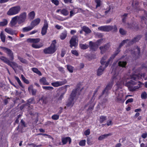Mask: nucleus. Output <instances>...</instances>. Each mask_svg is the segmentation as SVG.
Wrapping results in <instances>:
<instances>
[{
    "label": "nucleus",
    "instance_id": "obj_61",
    "mask_svg": "<svg viewBox=\"0 0 147 147\" xmlns=\"http://www.w3.org/2000/svg\"><path fill=\"white\" fill-rule=\"evenodd\" d=\"M110 26L112 27V29L111 30V31L113 30V32H117V28L116 25H114V26Z\"/></svg>",
    "mask_w": 147,
    "mask_h": 147
},
{
    "label": "nucleus",
    "instance_id": "obj_59",
    "mask_svg": "<svg viewBox=\"0 0 147 147\" xmlns=\"http://www.w3.org/2000/svg\"><path fill=\"white\" fill-rule=\"evenodd\" d=\"M29 105L28 103H26L25 104H22L20 107V109L21 110H22V109H24L26 106H27L28 107Z\"/></svg>",
    "mask_w": 147,
    "mask_h": 147
},
{
    "label": "nucleus",
    "instance_id": "obj_28",
    "mask_svg": "<svg viewBox=\"0 0 147 147\" xmlns=\"http://www.w3.org/2000/svg\"><path fill=\"white\" fill-rule=\"evenodd\" d=\"M112 135V134L111 133H109L107 134H104L103 135H102L98 138V140H101L107 137L108 136Z\"/></svg>",
    "mask_w": 147,
    "mask_h": 147
},
{
    "label": "nucleus",
    "instance_id": "obj_53",
    "mask_svg": "<svg viewBox=\"0 0 147 147\" xmlns=\"http://www.w3.org/2000/svg\"><path fill=\"white\" fill-rule=\"evenodd\" d=\"M15 78L16 80L18 82V84H19V86H20L21 87H23V85L22 84V83L21 81L20 80L19 78L18 77L16 76H15Z\"/></svg>",
    "mask_w": 147,
    "mask_h": 147
},
{
    "label": "nucleus",
    "instance_id": "obj_19",
    "mask_svg": "<svg viewBox=\"0 0 147 147\" xmlns=\"http://www.w3.org/2000/svg\"><path fill=\"white\" fill-rule=\"evenodd\" d=\"M81 84L80 83L78 84L76 86L77 88L74 89L72 92L74 91V94L76 95L78 94V95H80V92L82 91V89H80Z\"/></svg>",
    "mask_w": 147,
    "mask_h": 147
},
{
    "label": "nucleus",
    "instance_id": "obj_13",
    "mask_svg": "<svg viewBox=\"0 0 147 147\" xmlns=\"http://www.w3.org/2000/svg\"><path fill=\"white\" fill-rule=\"evenodd\" d=\"M98 29L100 31L108 32L111 31L112 29V27L110 25L101 26L99 27Z\"/></svg>",
    "mask_w": 147,
    "mask_h": 147
},
{
    "label": "nucleus",
    "instance_id": "obj_26",
    "mask_svg": "<svg viewBox=\"0 0 147 147\" xmlns=\"http://www.w3.org/2000/svg\"><path fill=\"white\" fill-rule=\"evenodd\" d=\"M48 98L47 96H42L40 99V100L41 101L43 104H46L48 102Z\"/></svg>",
    "mask_w": 147,
    "mask_h": 147
},
{
    "label": "nucleus",
    "instance_id": "obj_56",
    "mask_svg": "<svg viewBox=\"0 0 147 147\" xmlns=\"http://www.w3.org/2000/svg\"><path fill=\"white\" fill-rule=\"evenodd\" d=\"M18 59L22 63L26 64L27 63V61L26 59H24L23 58L19 57H18Z\"/></svg>",
    "mask_w": 147,
    "mask_h": 147
},
{
    "label": "nucleus",
    "instance_id": "obj_20",
    "mask_svg": "<svg viewBox=\"0 0 147 147\" xmlns=\"http://www.w3.org/2000/svg\"><path fill=\"white\" fill-rule=\"evenodd\" d=\"M40 84L43 85H48L49 83L47 81L46 78L45 77H43L39 80Z\"/></svg>",
    "mask_w": 147,
    "mask_h": 147
},
{
    "label": "nucleus",
    "instance_id": "obj_45",
    "mask_svg": "<svg viewBox=\"0 0 147 147\" xmlns=\"http://www.w3.org/2000/svg\"><path fill=\"white\" fill-rule=\"evenodd\" d=\"M21 77L22 80L24 81V82L25 83L27 84H29L30 82L28 80L26 79L24 77L23 75H22L21 76Z\"/></svg>",
    "mask_w": 147,
    "mask_h": 147
},
{
    "label": "nucleus",
    "instance_id": "obj_10",
    "mask_svg": "<svg viewBox=\"0 0 147 147\" xmlns=\"http://www.w3.org/2000/svg\"><path fill=\"white\" fill-rule=\"evenodd\" d=\"M48 26V24L47 21L46 20H44V24L42 28L41 32L42 35H44L46 34Z\"/></svg>",
    "mask_w": 147,
    "mask_h": 147
},
{
    "label": "nucleus",
    "instance_id": "obj_7",
    "mask_svg": "<svg viewBox=\"0 0 147 147\" xmlns=\"http://www.w3.org/2000/svg\"><path fill=\"white\" fill-rule=\"evenodd\" d=\"M18 18V22L19 24L25 22L26 18L27 13L26 12L21 13L19 16H17Z\"/></svg>",
    "mask_w": 147,
    "mask_h": 147
},
{
    "label": "nucleus",
    "instance_id": "obj_24",
    "mask_svg": "<svg viewBox=\"0 0 147 147\" xmlns=\"http://www.w3.org/2000/svg\"><path fill=\"white\" fill-rule=\"evenodd\" d=\"M142 75L140 74H133L131 76V79H133L134 80H137L141 78L142 77Z\"/></svg>",
    "mask_w": 147,
    "mask_h": 147
},
{
    "label": "nucleus",
    "instance_id": "obj_17",
    "mask_svg": "<svg viewBox=\"0 0 147 147\" xmlns=\"http://www.w3.org/2000/svg\"><path fill=\"white\" fill-rule=\"evenodd\" d=\"M69 87V85H66L63 86H62L60 88L62 90H64L63 92L60 95L58 98V100H61L63 98V96L65 94V93L66 92L67 90V86Z\"/></svg>",
    "mask_w": 147,
    "mask_h": 147
},
{
    "label": "nucleus",
    "instance_id": "obj_58",
    "mask_svg": "<svg viewBox=\"0 0 147 147\" xmlns=\"http://www.w3.org/2000/svg\"><path fill=\"white\" fill-rule=\"evenodd\" d=\"M95 2L96 3V8L99 7L101 5V1L100 0H96Z\"/></svg>",
    "mask_w": 147,
    "mask_h": 147
},
{
    "label": "nucleus",
    "instance_id": "obj_18",
    "mask_svg": "<svg viewBox=\"0 0 147 147\" xmlns=\"http://www.w3.org/2000/svg\"><path fill=\"white\" fill-rule=\"evenodd\" d=\"M68 142L69 144H70L71 142V140L69 137H63L61 138V142L62 144L64 145L66 144Z\"/></svg>",
    "mask_w": 147,
    "mask_h": 147
},
{
    "label": "nucleus",
    "instance_id": "obj_54",
    "mask_svg": "<svg viewBox=\"0 0 147 147\" xmlns=\"http://www.w3.org/2000/svg\"><path fill=\"white\" fill-rule=\"evenodd\" d=\"M28 145L30 146V147H40L42 146V145L41 144H39L37 145L33 143L28 144Z\"/></svg>",
    "mask_w": 147,
    "mask_h": 147
},
{
    "label": "nucleus",
    "instance_id": "obj_23",
    "mask_svg": "<svg viewBox=\"0 0 147 147\" xmlns=\"http://www.w3.org/2000/svg\"><path fill=\"white\" fill-rule=\"evenodd\" d=\"M28 90L29 92L31 93L32 95L35 96L36 95L37 90L33 89L32 85H31L28 87Z\"/></svg>",
    "mask_w": 147,
    "mask_h": 147
},
{
    "label": "nucleus",
    "instance_id": "obj_12",
    "mask_svg": "<svg viewBox=\"0 0 147 147\" xmlns=\"http://www.w3.org/2000/svg\"><path fill=\"white\" fill-rule=\"evenodd\" d=\"M67 82V81L65 79L63 81H57L52 82L51 83V85L54 87H57L65 84Z\"/></svg>",
    "mask_w": 147,
    "mask_h": 147
},
{
    "label": "nucleus",
    "instance_id": "obj_5",
    "mask_svg": "<svg viewBox=\"0 0 147 147\" xmlns=\"http://www.w3.org/2000/svg\"><path fill=\"white\" fill-rule=\"evenodd\" d=\"M21 10L19 6H17L11 8L7 11V14L9 16H12L18 13Z\"/></svg>",
    "mask_w": 147,
    "mask_h": 147
},
{
    "label": "nucleus",
    "instance_id": "obj_34",
    "mask_svg": "<svg viewBox=\"0 0 147 147\" xmlns=\"http://www.w3.org/2000/svg\"><path fill=\"white\" fill-rule=\"evenodd\" d=\"M35 13L34 11H32L28 14V18L30 20H33L35 17Z\"/></svg>",
    "mask_w": 147,
    "mask_h": 147
},
{
    "label": "nucleus",
    "instance_id": "obj_1",
    "mask_svg": "<svg viewBox=\"0 0 147 147\" xmlns=\"http://www.w3.org/2000/svg\"><path fill=\"white\" fill-rule=\"evenodd\" d=\"M1 48L9 57V59L4 56H1L0 57V60L11 67L14 70V69L17 67L18 66V64L15 62L10 61H13L14 59L13 52L10 49L6 47H2Z\"/></svg>",
    "mask_w": 147,
    "mask_h": 147
},
{
    "label": "nucleus",
    "instance_id": "obj_40",
    "mask_svg": "<svg viewBox=\"0 0 147 147\" xmlns=\"http://www.w3.org/2000/svg\"><path fill=\"white\" fill-rule=\"evenodd\" d=\"M107 58V56L105 55L103 57L100 61V63L102 65H104L105 62V61Z\"/></svg>",
    "mask_w": 147,
    "mask_h": 147
},
{
    "label": "nucleus",
    "instance_id": "obj_51",
    "mask_svg": "<svg viewBox=\"0 0 147 147\" xmlns=\"http://www.w3.org/2000/svg\"><path fill=\"white\" fill-rule=\"evenodd\" d=\"M120 33L123 35H125L127 33V32L121 28H120L119 30Z\"/></svg>",
    "mask_w": 147,
    "mask_h": 147
},
{
    "label": "nucleus",
    "instance_id": "obj_21",
    "mask_svg": "<svg viewBox=\"0 0 147 147\" xmlns=\"http://www.w3.org/2000/svg\"><path fill=\"white\" fill-rule=\"evenodd\" d=\"M90 49L93 51H95L96 50L98 47L96 46L94 42L90 41L89 43Z\"/></svg>",
    "mask_w": 147,
    "mask_h": 147
},
{
    "label": "nucleus",
    "instance_id": "obj_36",
    "mask_svg": "<svg viewBox=\"0 0 147 147\" xmlns=\"http://www.w3.org/2000/svg\"><path fill=\"white\" fill-rule=\"evenodd\" d=\"M0 38L3 42H5V36L3 32L1 31L0 35Z\"/></svg>",
    "mask_w": 147,
    "mask_h": 147
},
{
    "label": "nucleus",
    "instance_id": "obj_62",
    "mask_svg": "<svg viewBox=\"0 0 147 147\" xmlns=\"http://www.w3.org/2000/svg\"><path fill=\"white\" fill-rule=\"evenodd\" d=\"M122 99V95H119L116 97V100L117 101H121Z\"/></svg>",
    "mask_w": 147,
    "mask_h": 147
},
{
    "label": "nucleus",
    "instance_id": "obj_52",
    "mask_svg": "<svg viewBox=\"0 0 147 147\" xmlns=\"http://www.w3.org/2000/svg\"><path fill=\"white\" fill-rule=\"evenodd\" d=\"M59 117V115L57 114H54L51 116V118L54 120H58Z\"/></svg>",
    "mask_w": 147,
    "mask_h": 147
},
{
    "label": "nucleus",
    "instance_id": "obj_3",
    "mask_svg": "<svg viewBox=\"0 0 147 147\" xmlns=\"http://www.w3.org/2000/svg\"><path fill=\"white\" fill-rule=\"evenodd\" d=\"M119 77L117 75L116 76H113L112 78V81L111 82L109 83L104 90L102 91L101 94V96H103L104 94H106V96H108L109 94V91L110 90L112 87L113 82L115 81L117 82L116 84L117 85H119L120 84H119L117 80V79Z\"/></svg>",
    "mask_w": 147,
    "mask_h": 147
},
{
    "label": "nucleus",
    "instance_id": "obj_60",
    "mask_svg": "<svg viewBox=\"0 0 147 147\" xmlns=\"http://www.w3.org/2000/svg\"><path fill=\"white\" fill-rule=\"evenodd\" d=\"M71 53L76 56H78L79 55V53L76 50H71Z\"/></svg>",
    "mask_w": 147,
    "mask_h": 147
},
{
    "label": "nucleus",
    "instance_id": "obj_8",
    "mask_svg": "<svg viewBox=\"0 0 147 147\" xmlns=\"http://www.w3.org/2000/svg\"><path fill=\"white\" fill-rule=\"evenodd\" d=\"M120 49H119V48H117L116 50L115 51L114 54L111 55L105 63V67H107L108 66L110 62L111 61H112L119 53L120 52Z\"/></svg>",
    "mask_w": 147,
    "mask_h": 147
},
{
    "label": "nucleus",
    "instance_id": "obj_35",
    "mask_svg": "<svg viewBox=\"0 0 147 147\" xmlns=\"http://www.w3.org/2000/svg\"><path fill=\"white\" fill-rule=\"evenodd\" d=\"M67 32L66 31H64L60 35V37L61 40H64L67 36Z\"/></svg>",
    "mask_w": 147,
    "mask_h": 147
},
{
    "label": "nucleus",
    "instance_id": "obj_30",
    "mask_svg": "<svg viewBox=\"0 0 147 147\" xmlns=\"http://www.w3.org/2000/svg\"><path fill=\"white\" fill-rule=\"evenodd\" d=\"M5 31L7 33L11 35L16 34L15 31L10 28H6L5 29Z\"/></svg>",
    "mask_w": 147,
    "mask_h": 147
},
{
    "label": "nucleus",
    "instance_id": "obj_48",
    "mask_svg": "<svg viewBox=\"0 0 147 147\" xmlns=\"http://www.w3.org/2000/svg\"><path fill=\"white\" fill-rule=\"evenodd\" d=\"M141 97L142 99H146L147 98V94L146 92H142L141 95Z\"/></svg>",
    "mask_w": 147,
    "mask_h": 147
},
{
    "label": "nucleus",
    "instance_id": "obj_39",
    "mask_svg": "<svg viewBox=\"0 0 147 147\" xmlns=\"http://www.w3.org/2000/svg\"><path fill=\"white\" fill-rule=\"evenodd\" d=\"M107 117L106 116L101 115L100 117L99 122L100 123H102L104 121L106 120Z\"/></svg>",
    "mask_w": 147,
    "mask_h": 147
},
{
    "label": "nucleus",
    "instance_id": "obj_42",
    "mask_svg": "<svg viewBox=\"0 0 147 147\" xmlns=\"http://www.w3.org/2000/svg\"><path fill=\"white\" fill-rule=\"evenodd\" d=\"M67 70H68V71L70 73H72L73 71V70H74V67H73V66H71V65H67Z\"/></svg>",
    "mask_w": 147,
    "mask_h": 147
},
{
    "label": "nucleus",
    "instance_id": "obj_41",
    "mask_svg": "<svg viewBox=\"0 0 147 147\" xmlns=\"http://www.w3.org/2000/svg\"><path fill=\"white\" fill-rule=\"evenodd\" d=\"M128 13H125L122 16H121V18H122V21L123 23H125L126 22V19Z\"/></svg>",
    "mask_w": 147,
    "mask_h": 147
},
{
    "label": "nucleus",
    "instance_id": "obj_4",
    "mask_svg": "<svg viewBox=\"0 0 147 147\" xmlns=\"http://www.w3.org/2000/svg\"><path fill=\"white\" fill-rule=\"evenodd\" d=\"M56 40H53L50 46L44 49L43 51L46 54H52L54 53L57 50Z\"/></svg>",
    "mask_w": 147,
    "mask_h": 147
},
{
    "label": "nucleus",
    "instance_id": "obj_11",
    "mask_svg": "<svg viewBox=\"0 0 147 147\" xmlns=\"http://www.w3.org/2000/svg\"><path fill=\"white\" fill-rule=\"evenodd\" d=\"M78 38V37L76 36L71 37L69 41L70 47L71 48H72L73 47H76L77 46L78 43H77L76 41Z\"/></svg>",
    "mask_w": 147,
    "mask_h": 147
},
{
    "label": "nucleus",
    "instance_id": "obj_47",
    "mask_svg": "<svg viewBox=\"0 0 147 147\" xmlns=\"http://www.w3.org/2000/svg\"><path fill=\"white\" fill-rule=\"evenodd\" d=\"M8 22L7 20L5 19L3 21L0 22V26H4L7 25Z\"/></svg>",
    "mask_w": 147,
    "mask_h": 147
},
{
    "label": "nucleus",
    "instance_id": "obj_14",
    "mask_svg": "<svg viewBox=\"0 0 147 147\" xmlns=\"http://www.w3.org/2000/svg\"><path fill=\"white\" fill-rule=\"evenodd\" d=\"M142 36L141 35H137L135 37H134L132 40L130 41L128 43L129 45H132L134 43L138 42L141 38Z\"/></svg>",
    "mask_w": 147,
    "mask_h": 147
},
{
    "label": "nucleus",
    "instance_id": "obj_44",
    "mask_svg": "<svg viewBox=\"0 0 147 147\" xmlns=\"http://www.w3.org/2000/svg\"><path fill=\"white\" fill-rule=\"evenodd\" d=\"M43 46L42 45H37L35 43H33L32 45V46L35 49H38L41 48Z\"/></svg>",
    "mask_w": 147,
    "mask_h": 147
},
{
    "label": "nucleus",
    "instance_id": "obj_37",
    "mask_svg": "<svg viewBox=\"0 0 147 147\" xmlns=\"http://www.w3.org/2000/svg\"><path fill=\"white\" fill-rule=\"evenodd\" d=\"M129 40L128 39H126L123 40L121 43L119 45L118 48H119V49H120L122 46H123L125 43H127Z\"/></svg>",
    "mask_w": 147,
    "mask_h": 147
},
{
    "label": "nucleus",
    "instance_id": "obj_63",
    "mask_svg": "<svg viewBox=\"0 0 147 147\" xmlns=\"http://www.w3.org/2000/svg\"><path fill=\"white\" fill-rule=\"evenodd\" d=\"M51 2L56 6L58 5L59 4V1L58 0H51Z\"/></svg>",
    "mask_w": 147,
    "mask_h": 147
},
{
    "label": "nucleus",
    "instance_id": "obj_49",
    "mask_svg": "<svg viewBox=\"0 0 147 147\" xmlns=\"http://www.w3.org/2000/svg\"><path fill=\"white\" fill-rule=\"evenodd\" d=\"M76 11V10H74V9H73L70 12V17H71L73 16L74 14L75 13H76L78 12V9H77V11L75 13Z\"/></svg>",
    "mask_w": 147,
    "mask_h": 147
},
{
    "label": "nucleus",
    "instance_id": "obj_46",
    "mask_svg": "<svg viewBox=\"0 0 147 147\" xmlns=\"http://www.w3.org/2000/svg\"><path fill=\"white\" fill-rule=\"evenodd\" d=\"M80 48L82 49H86L88 47V45L86 44H81L80 45Z\"/></svg>",
    "mask_w": 147,
    "mask_h": 147
},
{
    "label": "nucleus",
    "instance_id": "obj_15",
    "mask_svg": "<svg viewBox=\"0 0 147 147\" xmlns=\"http://www.w3.org/2000/svg\"><path fill=\"white\" fill-rule=\"evenodd\" d=\"M94 99L93 100L92 98H91V100L89 101L87 104L85 105V107H86L87 106H89V108L88 109V111H92L94 109L95 104L94 102Z\"/></svg>",
    "mask_w": 147,
    "mask_h": 147
},
{
    "label": "nucleus",
    "instance_id": "obj_2",
    "mask_svg": "<svg viewBox=\"0 0 147 147\" xmlns=\"http://www.w3.org/2000/svg\"><path fill=\"white\" fill-rule=\"evenodd\" d=\"M138 82L139 84L138 86H134V85L137 84L136 82L131 80L129 81L126 82L125 84V86L128 87V90L130 92H133L135 91L136 90L139 89V88L142 87V85L144 84L142 83L140 81Z\"/></svg>",
    "mask_w": 147,
    "mask_h": 147
},
{
    "label": "nucleus",
    "instance_id": "obj_6",
    "mask_svg": "<svg viewBox=\"0 0 147 147\" xmlns=\"http://www.w3.org/2000/svg\"><path fill=\"white\" fill-rule=\"evenodd\" d=\"M74 91L72 92L70 94L69 98L68 99L66 102V106L67 107H72L74 104V100L76 96V95L74 94Z\"/></svg>",
    "mask_w": 147,
    "mask_h": 147
},
{
    "label": "nucleus",
    "instance_id": "obj_22",
    "mask_svg": "<svg viewBox=\"0 0 147 147\" xmlns=\"http://www.w3.org/2000/svg\"><path fill=\"white\" fill-rule=\"evenodd\" d=\"M40 19L39 18H37L32 21L30 24L34 28L35 26L38 25L40 23Z\"/></svg>",
    "mask_w": 147,
    "mask_h": 147
},
{
    "label": "nucleus",
    "instance_id": "obj_50",
    "mask_svg": "<svg viewBox=\"0 0 147 147\" xmlns=\"http://www.w3.org/2000/svg\"><path fill=\"white\" fill-rule=\"evenodd\" d=\"M34 100V97H32L29 99L27 100L28 102L27 103H28L29 105L28 107H30V104H32L33 103Z\"/></svg>",
    "mask_w": 147,
    "mask_h": 147
},
{
    "label": "nucleus",
    "instance_id": "obj_32",
    "mask_svg": "<svg viewBox=\"0 0 147 147\" xmlns=\"http://www.w3.org/2000/svg\"><path fill=\"white\" fill-rule=\"evenodd\" d=\"M127 64L126 61H119L118 63V65L122 67H125Z\"/></svg>",
    "mask_w": 147,
    "mask_h": 147
},
{
    "label": "nucleus",
    "instance_id": "obj_64",
    "mask_svg": "<svg viewBox=\"0 0 147 147\" xmlns=\"http://www.w3.org/2000/svg\"><path fill=\"white\" fill-rule=\"evenodd\" d=\"M90 133V129H87L84 132V134L85 136L88 135Z\"/></svg>",
    "mask_w": 147,
    "mask_h": 147
},
{
    "label": "nucleus",
    "instance_id": "obj_57",
    "mask_svg": "<svg viewBox=\"0 0 147 147\" xmlns=\"http://www.w3.org/2000/svg\"><path fill=\"white\" fill-rule=\"evenodd\" d=\"M103 39H100L97 40L96 42H94L95 45L98 47V46L100 45Z\"/></svg>",
    "mask_w": 147,
    "mask_h": 147
},
{
    "label": "nucleus",
    "instance_id": "obj_27",
    "mask_svg": "<svg viewBox=\"0 0 147 147\" xmlns=\"http://www.w3.org/2000/svg\"><path fill=\"white\" fill-rule=\"evenodd\" d=\"M105 67V66L104 67L102 68V66H100L98 69L97 71V75L98 76H100L101 75L102 73V72L104 69L107 67Z\"/></svg>",
    "mask_w": 147,
    "mask_h": 147
},
{
    "label": "nucleus",
    "instance_id": "obj_38",
    "mask_svg": "<svg viewBox=\"0 0 147 147\" xmlns=\"http://www.w3.org/2000/svg\"><path fill=\"white\" fill-rule=\"evenodd\" d=\"M61 13L64 16H67L69 14V12L65 9H63L61 11Z\"/></svg>",
    "mask_w": 147,
    "mask_h": 147
},
{
    "label": "nucleus",
    "instance_id": "obj_43",
    "mask_svg": "<svg viewBox=\"0 0 147 147\" xmlns=\"http://www.w3.org/2000/svg\"><path fill=\"white\" fill-rule=\"evenodd\" d=\"M42 88L43 89L51 91L53 90L54 88L51 86H42Z\"/></svg>",
    "mask_w": 147,
    "mask_h": 147
},
{
    "label": "nucleus",
    "instance_id": "obj_9",
    "mask_svg": "<svg viewBox=\"0 0 147 147\" xmlns=\"http://www.w3.org/2000/svg\"><path fill=\"white\" fill-rule=\"evenodd\" d=\"M110 46L109 43H107L104 45L100 47L99 49L100 50V53L103 54L105 53L109 49Z\"/></svg>",
    "mask_w": 147,
    "mask_h": 147
},
{
    "label": "nucleus",
    "instance_id": "obj_29",
    "mask_svg": "<svg viewBox=\"0 0 147 147\" xmlns=\"http://www.w3.org/2000/svg\"><path fill=\"white\" fill-rule=\"evenodd\" d=\"M82 30L86 34H88L91 32V30L89 28L86 26H83L82 28Z\"/></svg>",
    "mask_w": 147,
    "mask_h": 147
},
{
    "label": "nucleus",
    "instance_id": "obj_31",
    "mask_svg": "<svg viewBox=\"0 0 147 147\" xmlns=\"http://www.w3.org/2000/svg\"><path fill=\"white\" fill-rule=\"evenodd\" d=\"M33 28V27L31 25V26H29L23 28H22V31L24 32H28L32 30Z\"/></svg>",
    "mask_w": 147,
    "mask_h": 147
},
{
    "label": "nucleus",
    "instance_id": "obj_25",
    "mask_svg": "<svg viewBox=\"0 0 147 147\" xmlns=\"http://www.w3.org/2000/svg\"><path fill=\"white\" fill-rule=\"evenodd\" d=\"M17 22H18L17 16H16L13 17L10 22V26L13 27L15 26L17 24Z\"/></svg>",
    "mask_w": 147,
    "mask_h": 147
},
{
    "label": "nucleus",
    "instance_id": "obj_16",
    "mask_svg": "<svg viewBox=\"0 0 147 147\" xmlns=\"http://www.w3.org/2000/svg\"><path fill=\"white\" fill-rule=\"evenodd\" d=\"M139 2L136 1L134 2H134L132 3L131 4L134 9L137 12L139 11L142 10V9L140 8V7L139 6Z\"/></svg>",
    "mask_w": 147,
    "mask_h": 147
},
{
    "label": "nucleus",
    "instance_id": "obj_33",
    "mask_svg": "<svg viewBox=\"0 0 147 147\" xmlns=\"http://www.w3.org/2000/svg\"><path fill=\"white\" fill-rule=\"evenodd\" d=\"M32 70L34 72L38 74L39 76L42 75V73L38 69L35 67H33L31 68Z\"/></svg>",
    "mask_w": 147,
    "mask_h": 147
},
{
    "label": "nucleus",
    "instance_id": "obj_55",
    "mask_svg": "<svg viewBox=\"0 0 147 147\" xmlns=\"http://www.w3.org/2000/svg\"><path fill=\"white\" fill-rule=\"evenodd\" d=\"M86 141L85 140H82L79 142V145L81 146H85L86 144Z\"/></svg>",
    "mask_w": 147,
    "mask_h": 147
}]
</instances>
